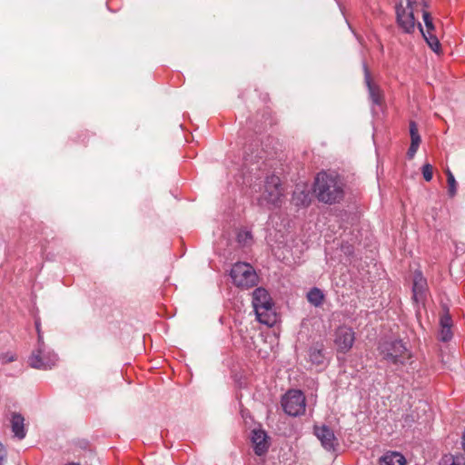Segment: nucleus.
Segmentation results:
<instances>
[{"mask_svg":"<svg viewBox=\"0 0 465 465\" xmlns=\"http://www.w3.org/2000/svg\"><path fill=\"white\" fill-rule=\"evenodd\" d=\"M314 193L320 202L339 203L344 196V183L336 173L321 172L314 182Z\"/></svg>","mask_w":465,"mask_h":465,"instance_id":"f257e3e1","label":"nucleus"},{"mask_svg":"<svg viewBox=\"0 0 465 465\" xmlns=\"http://www.w3.org/2000/svg\"><path fill=\"white\" fill-rule=\"evenodd\" d=\"M252 306L257 320L265 325L272 326L276 322V313L269 292L263 288H257L252 292Z\"/></svg>","mask_w":465,"mask_h":465,"instance_id":"f03ea898","label":"nucleus"},{"mask_svg":"<svg viewBox=\"0 0 465 465\" xmlns=\"http://www.w3.org/2000/svg\"><path fill=\"white\" fill-rule=\"evenodd\" d=\"M58 361L57 354L46 347L44 342L43 334L39 333L37 338V348L33 351L28 358V364L35 369H51Z\"/></svg>","mask_w":465,"mask_h":465,"instance_id":"7ed1b4c3","label":"nucleus"},{"mask_svg":"<svg viewBox=\"0 0 465 465\" xmlns=\"http://www.w3.org/2000/svg\"><path fill=\"white\" fill-rule=\"evenodd\" d=\"M407 6L404 7L401 1L395 6L397 24L401 30L406 34H411L414 31L416 26V20L414 17V10L416 6H427L424 0H406Z\"/></svg>","mask_w":465,"mask_h":465,"instance_id":"20e7f679","label":"nucleus"},{"mask_svg":"<svg viewBox=\"0 0 465 465\" xmlns=\"http://www.w3.org/2000/svg\"><path fill=\"white\" fill-rule=\"evenodd\" d=\"M379 351L385 361L393 364H403L411 358L409 350L400 340L384 341L381 342Z\"/></svg>","mask_w":465,"mask_h":465,"instance_id":"39448f33","label":"nucleus"},{"mask_svg":"<svg viewBox=\"0 0 465 465\" xmlns=\"http://www.w3.org/2000/svg\"><path fill=\"white\" fill-rule=\"evenodd\" d=\"M230 275L236 286L246 289L254 286L258 280L252 266L246 262H236L231 269Z\"/></svg>","mask_w":465,"mask_h":465,"instance_id":"423d86ee","label":"nucleus"},{"mask_svg":"<svg viewBox=\"0 0 465 465\" xmlns=\"http://www.w3.org/2000/svg\"><path fill=\"white\" fill-rule=\"evenodd\" d=\"M282 196L280 178L274 174L266 177L264 191L258 199L261 205L277 206Z\"/></svg>","mask_w":465,"mask_h":465,"instance_id":"0eeeda50","label":"nucleus"},{"mask_svg":"<svg viewBox=\"0 0 465 465\" xmlns=\"http://www.w3.org/2000/svg\"><path fill=\"white\" fill-rule=\"evenodd\" d=\"M285 413L290 416H299L305 412V397L300 390H290L282 400Z\"/></svg>","mask_w":465,"mask_h":465,"instance_id":"6e6552de","label":"nucleus"},{"mask_svg":"<svg viewBox=\"0 0 465 465\" xmlns=\"http://www.w3.org/2000/svg\"><path fill=\"white\" fill-rule=\"evenodd\" d=\"M355 334L351 328L341 326L335 332V345L339 351L347 352L353 345Z\"/></svg>","mask_w":465,"mask_h":465,"instance_id":"1a4fd4ad","label":"nucleus"},{"mask_svg":"<svg viewBox=\"0 0 465 465\" xmlns=\"http://www.w3.org/2000/svg\"><path fill=\"white\" fill-rule=\"evenodd\" d=\"M254 452L258 456L264 455L270 447L269 437L265 430L262 429H254L252 430L251 437Z\"/></svg>","mask_w":465,"mask_h":465,"instance_id":"9d476101","label":"nucleus"},{"mask_svg":"<svg viewBox=\"0 0 465 465\" xmlns=\"http://www.w3.org/2000/svg\"><path fill=\"white\" fill-rule=\"evenodd\" d=\"M428 291L427 280L423 277L421 272L416 271L413 276V300L417 303L423 302Z\"/></svg>","mask_w":465,"mask_h":465,"instance_id":"9b49d317","label":"nucleus"},{"mask_svg":"<svg viewBox=\"0 0 465 465\" xmlns=\"http://www.w3.org/2000/svg\"><path fill=\"white\" fill-rule=\"evenodd\" d=\"M363 69L364 80L368 88L369 97L373 104L381 106L384 101L382 91L378 85L371 82L370 72L365 64H363Z\"/></svg>","mask_w":465,"mask_h":465,"instance_id":"f8f14e48","label":"nucleus"},{"mask_svg":"<svg viewBox=\"0 0 465 465\" xmlns=\"http://www.w3.org/2000/svg\"><path fill=\"white\" fill-rule=\"evenodd\" d=\"M315 435L321 440L322 447L327 450H334L336 438L333 431L327 426L315 427Z\"/></svg>","mask_w":465,"mask_h":465,"instance_id":"ddd939ff","label":"nucleus"},{"mask_svg":"<svg viewBox=\"0 0 465 465\" xmlns=\"http://www.w3.org/2000/svg\"><path fill=\"white\" fill-rule=\"evenodd\" d=\"M452 320L449 312L446 311L444 312L440 318V332H439V339L443 341L447 342L452 339Z\"/></svg>","mask_w":465,"mask_h":465,"instance_id":"4468645a","label":"nucleus"},{"mask_svg":"<svg viewBox=\"0 0 465 465\" xmlns=\"http://www.w3.org/2000/svg\"><path fill=\"white\" fill-rule=\"evenodd\" d=\"M410 134H411V145L407 152V156L409 159H412L416 154L420 143L421 142L420 135L418 131V126L415 122H410Z\"/></svg>","mask_w":465,"mask_h":465,"instance_id":"2eb2a0df","label":"nucleus"},{"mask_svg":"<svg viewBox=\"0 0 465 465\" xmlns=\"http://www.w3.org/2000/svg\"><path fill=\"white\" fill-rule=\"evenodd\" d=\"M11 428L15 436L22 440L26 435L25 428V419L20 413L14 412L11 419Z\"/></svg>","mask_w":465,"mask_h":465,"instance_id":"dca6fc26","label":"nucleus"},{"mask_svg":"<svg viewBox=\"0 0 465 465\" xmlns=\"http://www.w3.org/2000/svg\"><path fill=\"white\" fill-rule=\"evenodd\" d=\"M379 465H406V459L400 452H387L380 458Z\"/></svg>","mask_w":465,"mask_h":465,"instance_id":"f3484780","label":"nucleus"},{"mask_svg":"<svg viewBox=\"0 0 465 465\" xmlns=\"http://www.w3.org/2000/svg\"><path fill=\"white\" fill-rule=\"evenodd\" d=\"M292 201L296 206H307L311 202L310 192L297 187L293 192Z\"/></svg>","mask_w":465,"mask_h":465,"instance_id":"a211bd4d","label":"nucleus"},{"mask_svg":"<svg viewBox=\"0 0 465 465\" xmlns=\"http://www.w3.org/2000/svg\"><path fill=\"white\" fill-rule=\"evenodd\" d=\"M418 27H419L423 38L425 39L426 43L428 44V45L431 48L432 51L438 53L440 50V45L439 39L433 34L434 32L425 33V31L423 30V28L420 23H418Z\"/></svg>","mask_w":465,"mask_h":465,"instance_id":"6ab92c4d","label":"nucleus"},{"mask_svg":"<svg viewBox=\"0 0 465 465\" xmlns=\"http://www.w3.org/2000/svg\"><path fill=\"white\" fill-rule=\"evenodd\" d=\"M308 302L315 307H320L324 301L323 292L317 287L312 288L307 293Z\"/></svg>","mask_w":465,"mask_h":465,"instance_id":"aec40b11","label":"nucleus"},{"mask_svg":"<svg viewBox=\"0 0 465 465\" xmlns=\"http://www.w3.org/2000/svg\"><path fill=\"white\" fill-rule=\"evenodd\" d=\"M440 465H465V455H444L440 462Z\"/></svg>","mask_w":465,"mask_h":465,"instance_id":"412c9836","label":"nucleus"},{"mask_svg":"<svg viewBox=\"0 0 465 465\" xmlns=\"http://www.w3.org/2000/svg\"><path fill=\"white\" fill-rule=\"evenodd\" d=\"M446 174L449 185L448 193L450 197H453L457 193V183L453 173L450 170H447Z\"/></svg>","mask_w":465,"mask_h":465,"instance_id":"4be33fe9","label":"nucleus"},{"mask_svg":"<svg viewBox=\"0 0 465 465\" xmlns=\"http://www.w3.org/2000/svg\"><path fill=\"white\" fill-rule=\"evenodd\" d=\"M422 18H423V22H424L425 26H426L425 33L434 32L435 31V25L433 24L432 17H431L430 14L429 12H427V11H423L422 12Z\"/></svg>","mask_w":465,"mask_h":465,"instance_id":"5701e85b","label":"nucleus"},{"mask_svg":"<svg viewBox=\"0 0 465 465\" xmlns=\"http://www.w3.org/2000/svg\"><path fill=\"white\" fill-rule=\"evenodd\" d=\"M310 359L312 362L321 364L323 362L324 357L320 350L312 349L310 351Z\"/></svg>","mask_w":465,"mask_h":465,"instance_id":"b1692460","label":"nucleus"},{"mask_svg":"<svg viewBox=\"0 0 465 465\" xmlns=\"http://www.w3.org/2000/svg\"><path fill=\"white\" fill-rule=\"evenodd\" d=\"M422 175L425 181L430 182L432 179L433 175V167L430 163H425L422 166Z\"/></svg>","mask_w":465,"mask_h":465,"instance_id":"393cba45","label":"nucleus"},{"mask_svg":"<svg viewBox=\"0 0 465 465\" xmlns=\"http://www.w3.org/2000/svg\"><path fill=\"white\" fill-rule=\"evenodd\" d=\"M238 242L247 244L252 240V234L248 231L240 232L237 235Z\"/></svg>","mask_w":465,"mask_h":465,"instance_id":"a878e982","label":"nucleus"},{"mask_svg":"<svg viewBox=\"0 0 465 465\" xmlns=\"http://www.w3.org/2000/svg\"><path fill=\"white\" fill-rule=\"evenodd\" d=\"M15 361V354L11 351L0 353V362L8 363Z\"/></svg>","mask_w":465,"mask_h":465,"instance_id":"bb28decb","label":"nucleus"},{"mask_svg":"<svg viewBox=\"0 0 465 465\" xmlns=\"http://www.w3.org/2000/svg\"><path fill=\"white\" fill-rule=\"evenodd\" d=\"M5 455H6L5 448L2 444V442H0V465H2V462L5 460Z\"/></svg>","mask_w":465,"mask_h":465,"instance_id":"cd10ccee","label":"nucleus"},{"mask_svg":"<svg viewBox=\"0 0 465 465\" xmlns=\"http://www.w3.org/2000/svg\"><path fill=\"white\" fill-rule=\"evenodd\" d=\"M35 328H36L37 334L42 333L41 328H40V322L38 321L35 322Z\"/></svg>","mask_w":465,"mask_h":465,"instance_id":"c85d7f7f","label":"nucleus"},{"mask_svg":"<svg viewBox=\"0 0 465 465\" xmlns=\"http://www.w3.org/2000/svg\"><path fill=\"white\" fill-rule=\"evenodd\" d=\"M46 354H47L46 352H43L42 353V356H41L42 361H45L46 360Z\"/></svg>","mask_w":465,"mask_h":465,"instance_id":"c756f323","label":"nucleus"}]
</instances>
